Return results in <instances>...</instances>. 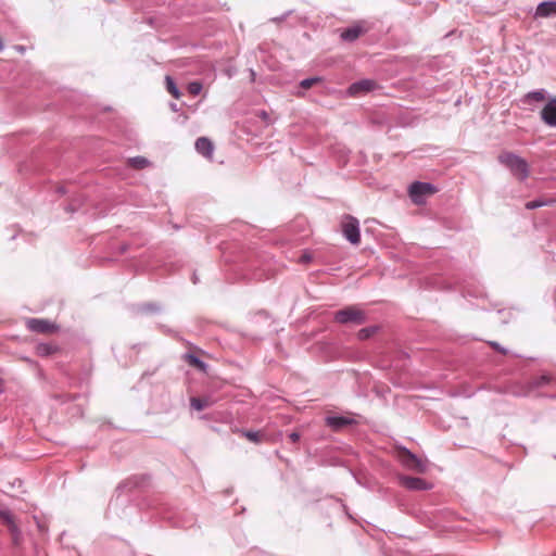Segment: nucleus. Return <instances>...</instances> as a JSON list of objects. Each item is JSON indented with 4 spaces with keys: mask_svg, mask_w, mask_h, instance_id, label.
<instances>
[{
    "mask_svg": "<svg viewBox=\"0 0 556 556\" xmlns=\"http://www.w3.org/2000/svg\"><path fill=\"white\" fill-rule=\"evenodd\" d=\"M498 162L509 169L519 181L526 180L530 175L528 162L513 152H502L497 156Z\"/></svg>",
    "mask_w": 556,
    "mask_h": 556,
    "instance_id": "obj_1",
    "label": "nucleus"
},
{
    "mask_svg": "<svg viewBox=\"0 0 556 556\" xmlns=\"http://www.w3.org/2000/svg\"><path fill=\"white\" fill-rule=\"evenodd\" d=\"M333 321L344 326H361L368 321V315L357 305H349L334 313Z\"/></svg>",
    "mask_w": 556,
    "mask_h": 556,
    "instance_id": "obj_2",
    "label": "nucleus"
},
{
    "mask_svg": "<svg viewBox=\"0 0 556 556\" xmlns=\"http://www.w3.org/2000/svg\"><path fill=\"white\" fill-rule=\"evenodd\" d=\"M556 381V378L549 374H542L530 378L527 382L514 387L511 393L516 396H529L535 390L544 388Z\"/></svg>",
    "mask_w": 556,
    "mask_h": 556,
    "instance_id": "obj_3",
    "label": "nucleus"
},
{
    "mask_svg": "<svg viewBox=\"0 0 556 556\" xmlns=\"http://www.w3.org/2000/svg\"><path fill=\"white\" fill-rule=\"evenodd\" d=\"M397 459L408 470L416 471L418 473H425L428 470V463L419 458L416 454L410 452L404 446H400L396 450Z\"/></svg>",
    "mask_w": 556,
    "mask_h": 556,
    "instance_id": "obj_4",
    "label": "nucleus"
},
{
    "mask_svg": "<svg viewBox=\"0 0 556 556\" xmlns=\"http://www.w3.org/2000/svg\"><path fill=\"white\" fill-rule=\"evenodd\" d=\"M437 191L438 188L434 185L424 181H414L408 188L409 198L415 204L425 203L426 198Z\"/></svg>",
    "mask_w": 556,
    "mask_h": 556,
    "instance_id": "obj_5",
    "label": "nucleus"
},
{
    "mask_svg": "<svg viewBox=\"0 0 556 556\" xmlns=\"http://www.w3.org/2000/svg\"><path fill=\"white\" fill-rule=\"evenodd\" d=\"M151 476L148 473L134 475L123 482L116 489L117 492H132L135 490H144L150 486Z\"/></svg>",
    "mask_w": 556,
    "mask_h": 556,
    "instance_id": "obj_6",
    "label": "nucleus"
},
{
    "mask_svg": "<svg viewBox=\"0 0 556 556\" xmlns=\"http://www.w3.org/2000/svg\"><path fill=\"white\" fill-rule=\"evenodd\" d=\"M0 521L8 528L12 538V543L15 546H18L23 538L12 511L9 509H0Z\"/></svg>",
    "mask_w": 556,
    "mask_h": 556,
    "instance_id": "obj_7",
    "label": "nucleus"
},
{
    "mask_svg": "<svg viewBox=\"0 0 556 556\" xmlns=\"http://www.w3.org/2000/svg\"><path fill=\"white\" fill-rule=\"evenodd\" d=\"M342 232L345 239L354 245L359 244V223L357 218L346 215L342 222Z\"/></svg>",
    "mask_w": 556,
    "mask_h": 556,
    "instance_id": "obj_8",
    "label": "nucleus"
},
{
    "mask_svg": "<svg viewBox=\"0 0 556 556\" xmlns=\"http://www.w3.org/2000/svg\"><path fill=\"white\" fill-rule=\"evenodd\" d=\"M26 328L36 333H54L59 330V326L43 318H27L25 321Z\"/></svg>",
    "mask_w": 556,
    "mask_h": 556,
    "instance_id": "obj_9",
    "label": "nucleus"
},
{
    "mask_svg": "<svg viewBox=\"0 0 556 556\" xmlns=\"http://www.w3.org/2000/svg\"><path fill=\"white\" fill-rule=\"evenodd\" d=\"M401 485L409 491H427L432 489V483L419 477L402 475L399 477Z\"/></svg>",
    "mask_w": 556,
    "mask_h": 556,
    "instance_id": "obj_10",
    "label": "nucleus"
},
{
    "mask_svg": "<svg viewBox=\"0 0 556 556\" xmlns=\"http://www.w3.org/2000/svg\"><path fill=\"white\" fill-rule=\"evenodd\" d=\"M378 88V84L374 79H361L350 85L348 92L352 97L365 94Z\"/></svg>",
    "mask_w": 556,
    "mask_h": 556,
    "instance_id": "obj_11",
    "label": "nucleus"
},
{
    "mask_svg": "<svg viewBox=\"0 0 556 556\" xmlns=\"http://www.w3.org/2000/svg\"><path fill=\"white\" fill-rule=\"evenodd\" d=\"M355 424V419L346 416H328L326 418V425L337 432Z\"/></svg>",
    "mask_w": 556,
    "mask_h": 556,
    "instance_id": "obj_12",
    "label": "nucleus"
},
{
    "mask_svg": "<svg viewBox=\"0 0 556 556\" xmlns=\"http://www.w3.org/2000/svg\"><path fill=\"white\" fill-rule=\"evenodd\" d=\"M541 118L546 125L556 127V98L551 99L542 109Z\"/></svg>",
    "mask_w": 556,
    "mask_h": 556,
    "instance_id": "obj_13",
    "label": "nucleus"
},
{
    "mask_svg": "<svg viewBox=\"0 0 556 556\" xmlns=\"http://www.w3.org/2000/svg\"><path fill=\"white\" fill-rule=\"evenodd\" d=\"M556 15V0L543 1L535 10L538 17H551Z\"/></svg>",
    "mask_w": 556,
    "mask_h": 556,
    "instance_id": "obj_14",
    "label": "nucleus"
},
{
    "mask_svg": "<svg viewBox=\"0 0 556 556\" xmlns=\"http://www.w3.org/2000/svg\"><path fill=\"white\" fill-rule=\"evenodd\" d=\"M366 33V29L361 25H353L351 27L345 28L340 37L343 41L353 42L358 39L362 35Z\"/></svg>",
    "mask_w": 556,
    "mask_h": 556,
    "instance_id": "obj_15",
    "label": "nucleus"
},
{
    "mask_svg": "<svg viewBox=\"0 0 556 556\" xmlns=\"http://www.w3.org/2000/svg\"><path fill=\"white\" fill-rule=\"evenodd\" d=\"M195 150L207 159H212L214 152L213 142L206 137H200L195 141Z\"/></svg>",
    "mask_w": 556,
    "mask_h": 556,
    "instance_id": "obj_16",
    "label": "nucleus"
},
{
    "mask_svg": "<svg viewBox=\"0 0 556 556\" xmlns=\"http://www.w3.org/2000/svg\"><path fill=\"white\" fill-rule=\"evenodd\" d=\"M184 361L191 367L198 369L199 371L206 374L208 369V365L203 362L199 356L193 353H185L182 355Z\"/></svg>",
    "mask_w": 556,
    "mask_h": 556,
    "instance_id": "obj_17",
    "label": "nucleus"
},
{
    "mask_svg": "<svg viewBox=\"0 0 556 556\" xmlns=\"http://www.w3.org/2000/svg\"><path fill=\"white\" fill-rule=\"evenodd\" d=\"M59 351V346L51 343H39L36 346V354L40 357H48Z\"/></svg>",
    "mask_w": 556,
    "mask_h": 556,
    "instance_id": "obj_18",
    "label": "nucleus"
},
{
    "mask_svg": "<svg viewBox=\"0 0 556 556\" xmlns=\"http://www.w3.org/2000/svg\"><path fill=\"white\" fill-rule=\"evenodd\" d=\"M237 432L240 433L242 437L247 438L249 441L256 444L261 443L265 438V433H263L262 431L239 429L237 430Z\"/></svg>",
    "mask_w": 556,
    "mask_h": 556,
    "instance_id": "obj_19",
    "label": "nucleus"
},
{
    "mask_svg": "<svg viewBox=\"0 0 556 556\" xmlns=\"http://www.w3.org/2000/svg\"><path fill=\"white\" fill-rule=\"evenodd\" d=\"M379 330H380L379 326H369V327L362 328L357 332V339L361 341H365V340L371 338L372 336H375Z\"/></svg>",
    "mask_w": 556,
    "mask_h": 556,
    "instance_id": "obj_20",
    "label": "nucleus"
},
{
    "mask_svg": "<svg viewBox=\"0 0 556 556\" xmlns=\"http://www.w3.org/2000/svg\"><path fill=\"white\" fill-rule=\"evenodd\" d=\"M211 405L208 397H191L190 406L195 410H203Z\"/></svg>",
    "mask_w": 556,
    "mask_h": 556,
    "instance_id": "obj_21",
    "label": "nucleus"
},
{
    "mask_svg": "<svg viewBox=\"0 0 556 556\" xmlns=\"http://www.w3.org/2000/svg\"><path fill=\"white\" fill-rule=\"evenodd\" d=\"M165 84H166V90L175 98V99H179L181 97V92L179 90V88L177 87L175 80L169 76L167 75L165 77Z\"/></svg>",
    "mask_w": 556,
    "mask_h": 556,
    "instance_id": "obj_22",
    "label": "nucleus"
},
{
    "mask_svg": "<svg viewBox=\"0 0 556 556\" xmlns=\"http://www.w3.org/2000/svg\"><path fill=\"white\" fill-rule=\"evenodd\" d=\"M546 92L544 89L530 91L528 92L523 102L529 103L531 101L541 102L545 99Z\"/></svg>",
    "mask_w": 556,
    "mask_h": 556,
    "instance_id": "obj_23",
    "label": "nucleus"
},
{
    "mask_svg": "<svg viewBox=\"0 0 556 556\" xmlns=\"http://www.w3.org/2000/svg\"><path fill=\"white\" fill-rule=\"evenodd\" d=\"M139 311L144 314H155L161 311V306L156 303H144L139 306Z\"/></svg>",
    "mask_w": 556,
    "mask_h": 556,
    "instance_id": "obj_24",
    "label": "nucleus"
},
{
    "mask_svg": "<svg viewBox=\"0 0 556 556\" xmlns=\"http://www.w3.org/2000/svg\"><path fill=\"white\" fill-rule=\"evenodd\" d=\"M553 202H554L553 200H546V201L533 200V201L527 202L525 206L527 210H535V208L542 207L544 205H548Z\"/></svg>",
    "mask_w": 556,
    "mask_h": 556,
    "instance_id": "obj_25",
    "label": "nucleus"
},
{
    "mask_svg": "<svg viewBox=\"0 0 556 556\" xmlns=\"http://www.w3.org/2000/svg\"><path fill=\"white\" fill-rule=\"evenodd\" d=\"M52 397L55 400V401H60L62 403L64 402H70V401H75L77 397H78V394H70V393H58V394H53Z\"/></svg>",
    "mask_w": 556,
    "mask_h": 556,
    "instance_id": "obj_26",
    "label": "nucleus"
},
{
    "mask_svg": "<svg viewBox=\"0 0 556 556\" xmlns=\"http://www.w3.org/2000/svg\"><path fill=\"white\" fill-rule=\"evenodd\" d=\"M321 81V78L320 77H309V78H305L303 79L301 83H300V86L303 88V89H309L311 87H313L315 84L317 83H320Z\"/></svg>",
    "mask_w": 556,
    "mask_h": 556,
    "instance_id": "obj_27",
    "label": "nucleus"
},
{
    "mask_svg": "<svg viewBox=\"0 0 556 556\" xmlns=\"http://www.w3.org/2000/svg\"><path fill=\"white\" fill-rule=\"evenodd\" d=\"M203 86L200 81H191L188 84V92L192 96H198Z\"/></svg>",
    "mask_w": 556,
    "mask_h": 556,
    "instance_id": "obj_28",
    "label": "nucleus"
},
{
    "mask_svg": "<svg viewBox=\"0 0 556 556\" xmlns=\"http://www.w3.org/2000/svg\"><path fill=\"white\" fill-rule=\"evenodd\" d=\"M130 163L134 167L138 169H142L148 165V160L142 156H136L130 160Z\"/></svg>",
    "mask_w": 556,
    "mask_h": 556,
    "instance_id": "obj_29",
    "label": "nucleus"
},
{
    "mask_svg": "<svg viewBox=\"0 0 556 556\" xmlns=\"http://www.w3.org/2000/svg\"><path fill=\"white\" fill-rule=\"evenodd\" d=\"M489 345L496 352L503 354V355H506L507 354V350L503 346H501L500 343L495 342V341H490L489 342Z\"/></svg>",
    "mask_w": 556,
    "mask_h": 556,
    "instance_id": "obj_30",
    "label": "nucleus"
},
{
    "mask_svg": "<svg viewBox=\"0 0 556 556\" xmlns=\"http://www.w3.org/2000/svg\"><path fill=\"white\" fill-rule=\"evenodd\" d=\"M80 205H81L80 201H73L72 203L66 205L65 210L67 212L73 213V212L77 211Z\"/></svg>",
    "mask_w": 556,
    "mask_h": 556,
    "instance_id": "obj_31",
    "label": "nucleus"
},
{
    "mask_svg": "<svg viewBox=\"0 0 556 556\" xmlns=\"http://www.w3.org/2000/svg\"><path fill=\"white\" fill-rule=\"evenodd\" d=\"M300 438H301V435H300V433H299V432H296V431H293V432H291V433L289 434V439H290V441H291L292 443H296V442H299Z\"/></svg>",
    "mask_w": 556,
    "mask_h": 556,
    "instance_id": "obj_32",
    "label": "nucleus"
},
{
    "mask_svg": "<svg viewBox=\"0 0 556 556\" xmlns=\"http://www.w3.org/2000/svg\"><path fill=\"white\" fill-rule=\"evenodd\" d=\"M311 260H312V256H311L309 254H307V253H304V254L301 256V262H302V263H308V262H311Z\"/></svg>",
    "mask_w": 556,
    "mask_h": 556,
    "instance_id": "obj_33",
    "label": "nucleus"
},
{
    "mask_svg": "<svg viewBox=\"0 0 556 556\" xmlns=\"http://www.w3.org/2000/svg\"><path fill=\"white\" fill-rule=\"evenodd\" d=\"M127 250H128V245H127V244H122V245L118 248V252H119L121 254H123V253L127 252Z\"/></svg>",
    "mask_w": 556,
    "mask_h": 556,
    "instance_id": "obj_34",
    "label": "nucleus"
},
{
    "mask_svg": "<svg viewBox=\"0 0 556 556\" xmlns=\"http://www.w3.org/2000/svg\"><path fill=\"white\" fill-rule=\"evenodd\" d=\"M257 315L263 316L265 318H269V314L266 311H260Z\"/></svg>",
    "mask_w": 556,
    "mask_h": 556,
    "instance_id": "obj_35",
    "label": "nucleus"
},
{
    "mask_svg": "<svg viewBox=\"0 0 556 556\" xmlns=\"http://www.w3.org/2000/svg\"><path fill=\"white\" fill-rule=\"evenodd\" d=\"M4 380L2 378H0V394H2L4 392Z\"/></svg>",
    "mask_w": 556,
    "mask_h": 556,
    "instance_id": "obj_36",
    "label": "nucleus"
},
{
    "mask_svg": "<svg viewBox=\"0 0 556 556\" xmlns=\"http://www.w3.org/2000/svg\"><path fill=\"white\" fill-rule=\"evenodd\" d=\"M170 109L174 111V112H178V106L176 103H170Z\"/></svg>",
    "mask_w": 556,
    "mask_h": 556,
    "instance_id": "obj_37",
    "label": "nucleus"
},
{
    "mask_svg": "<svg viewBox=\"0 0 556 556\" xmlns=\"http://www.w3.org/2000/svg\"><path fill=\"white\" fill-rule=\"evenodd\" d=\"M282 20H283V16H282V17H274V18H273V21H274V22H280V21H282Z\"/></svg>",
    "mask_w": 556,
    "mask_h": 556,
    "instance_id": "obj_38",
    "label": "nucleus"
},
{
    "mask_svg": "<svg viewBox=\"0 0 556 556\" xmlns=\"http://www.w3.org/2000/svg\"><path fill=\"white\" fill-rule=\"evenodd\" d=\"M58 191H59L60 193H64V192H65V190H64V188H63V187H60V188L58 189Z\"/></svg>",
    "mask_w": 556,
    "mask_h": 556,
    "instance_id": "obj_39",
    "label": "nucleus"
},
{
    "mask_svg": "<svg viewBox=\"0 0 556 556\" xmlns=\"http://www.w3.org/2000/svg\"><path fill=\"white\" fill-rule=\"evenodd\" d=\"M16 49H17L18 51H24V47H22V46L16 47Z\"/></svg>",
    "mask_w": 556,
    "mask_h": 556,
    "instance_id": "obj_40",
    "label": "nucleus"
},
{
    "mask_svg": "<svg viewBox=\"0 0 556 556\" xmlns=\"http://www.w3.org/2000/svg\"><path fill=\"white\" fill-rule=\"evenodd\" d=\"M553 397H555V399H556V395H554Z\"/></svg>",
    "mask_w": 556,
    "mask_h": 556,
    "instance_id": "obj_41",
    "label": "nucleus"
}]
</instances>
